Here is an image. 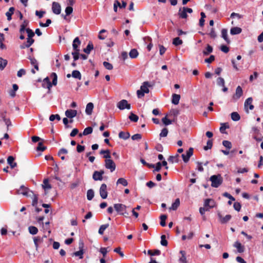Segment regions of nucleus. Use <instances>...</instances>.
Returning a JSON list of instances; mask_svg holds the SVG:
<instances>
[{
    "mask_svg": "<svg viewBox=\"0 0 263 263\" xmlns=\"http://www.w3.org/2000/svg\"><path fill=\"white\" fill-rule=\"evenodd\" d=\"M43 86L44 87L47 88L48 89H50L52 85L49 78L47 77L44 79L43 82Z\"/></svg>",
    "mask_w": 263,
    "mask_h": 263,
    "instance_id": "obj_25",
    "label": "nucleus"
},
{
    "mask_svg": "<svg viewBox=\"0 0 263 263\" xmlns=\"http://www.w3.org/2000/svg\"><path fill=\"white\" fill-rule=\"evenodd\" d=\"M84 243L82 242L79 243L80 250L74 253L73 255L76 256H78L80 259L83 258L84 254L83 251Z\"/></svg>",
    "mask_w": 263,
    "mask_h": 263,
    "instance_id": "obj_13",
    "label": "nucleus"
},
{
    "mask_svg": "<svg viewBox=\"0 0 263 263\" xmlns=\"http://www.w3.org/2000/svg\"><path fill=\"white\" fill-rule=\"evenodd\" d=\"M212 141L211 140H209L207 142L206 145L204 147V149L207 151L211 149L212 147Z\"/></svg>",
    "mask_w": 263,
    "mask_h": 263,
    "instance_id": "obj_58",
    "label": "nucleus"
},
{
    "mask_svg": "<svg viewBox=\"0 0 263 263\" xmlns=\"http://www.w3.org/2000/svg\"><path fill=\"white\" fill-rule=\"evenodd\" d=\"M233 247L237 249V251L239 253H242L244 252V250H245L244 246H242L241 244V243L238 241H236V242H235V243L233 245Z\"/></svg>",
    "mask_w": 263,
    "mask_h": 263,
    "instance_id": "obj_19",
    "label": "nucleus"
},
{
    "mask_svg": "<svg viewBox=\"0 0 263 263\" xmlns=\"http://www.w3.org/2000/svg\"><path fill=\"white\" fill-rule=\"evenodd\" d=\"M193 154V148L190 147L189 150L186 152L185 154H183L181 155L183 161L186 163L189 161L190 157Z\"/></svg>",
    "mask_w": 263,
    "mask_h": 263,
    "instance_id": "obj_8",
    "label": "nucleus"
},
{
    "mask_svg": "<svg viewBox=\"0 0 263 263\" xmlns=\"http://www.w3.org/2000/svg\"><path fill=\"white\" fill-rule=\"evenodd\" d=\"M14 7H10L8 10V11H7L6 13V16L7 17V20L10 21V20H11L12 18H11V16L14 13Z\"/></svg>",
    "mask_w": 263,
    "mask_h": 263,
    "instance_id": "obj_31",
    "label": "nucleus"
},
{
    "mask_svg": "<svg viewBox=\"0 0 263 263\" xmlns=\"http://www.w3.org/2000/svg\"><path fill=\"white\" fill-rule=\"evenodd\" d=\"M231 118L233 121H237L240 119V116L237 112H233L231 114Z\"/></svg>",
    "mask_w": 263,
    "mask_h": 263,
    "instance_id": "obj_44",
    "label": "nucleus"
},
{
    "mask_svg": "<svg viewBox=\"0 0 263 263\" xmlns=\"http://www.w3.org/2000/svg\"><path fill=\"white\" fill-rule=\"evenodd\" d=\"M173 44L175 46L180 45L182 44V41L179 37H176L173 40Z\"/></svg>",
    "mask_w": 263,
    "mask_h": 263,
    "instance_id": "obj_48",
    "label": "nucleus"
},
{
    "mask_svg": "<svg viewBox=\"0 0 263 263\" xmlns=\"http://www.w3.org/2000/svg\"><path fill=\"white\" fill-rule=\"evenodd\" d=\"M117 106L120 110L124 109H129L130 108V105L128 103L127 100L124 99L119 101Z\"/></svg>",
    "mask_w": 263,
    "mask_h": 263,
    "instance_id": "obj_6",
    "label": "nucleus"
},
{
    "mask_svg": "<svg viewBox=\"0 0 263 263\" xmlns=\"http://www.w3.org/2000/svg\"><path fill=\"white\" fill-rule=\"evenodd\" d=\"M7 64V61L6 60L0 58V69L3 70Z\"/></svg>",
    "mask_w": 263,
    "mask_h": 263,
    "instance_id": "obj_40",
    "label": "nucleus"
},
{
    "mask_svg": "<svg viewBox=\"0 0 263 263\" xmlns=\"http://www.w3.org/2000/svg\"><path fill=\"white\" fill-rule=\"evenodd\" d=\"M242 93L243 91L241 87L240 86H237L236 89L235 93L233 97V99L235 100L239 99L242 95Z\"/></svg>",
    "mask_w": 263,
    "mask_h": 263,
    "instance_id": "obj_14",
    "label": "nucleus"
},
{
    "mask_svg": "<svg viewBox=\"0 0 263 263\" xmlns=\"http://www.w3.org/2000/svg\"><path fill=\"white\" fill-rule=\"evenodd\" d=\"M46 149V147L44 146L42 142H39L38 146L37 147V150L43 152Z\"/></svg>",
    "mask_w": 263,
    "mask_h": 263,
    "instance_id": "obj_62",
    "label": "nucleus"
},
{
    "mask_svg": "<svg viewBox=\"0 0 263 263\" xmlns=\"http://www.w3.org/2000/svg\"><path fill=\"white\" fill-rule=\"evenodd\" d=\"M178 154H176L175 156H171L168 159V161L172 163H177L178 162Z\"/></svg>",
    "mask_w": 263,
    "mask_h": 263,
    "instance_id": "obj_35",
    "label": "nucleus"
},
{
    "mask_svg": "<svg viewBox=\"0 0 263 263\" xmlns=\"http://www.w3.org/2000/svg\"><path fill=\"white\" fill-rule=\"evenodd\" d=\"M204 206L205 208H208L209 210L216 206V202L213 199H207L204 201Z\"/></svg>",
    "mask_w": 263,
    "mask_h": 263,
    "instance_id": "obj_12",
    "label": "nucleus"
},
{
    "mask_svg": "<svg viewBox=\"0 0 263 263\" xmlns=\"http://www.w3.org/2000/svg\"><path fill=\"white\" fill-rule=\"evenodd\" d=\"M46 238V236H44L43 237H34L33 238V241L36 247V249L37 250L39 247V245L43 242L44 238Z\"/></svg>",
    "mask_w": 263,
    "mask_h": 263,
    "instance_id": "obj_18",
    "label": "nucleus"
},
{
    "mask_svg": "<svg viewBox=\"0 0 263 263\" xmlns=\"http://www.w3.org/2000/svg\"><path fill=\"white\" fill-rule=\"evenodd\" d=\"M14 157L11 156H9L7 159V162L10 165L12 168H13L16 166V163L15 162H14Z\"/></svg>",
    "mask_w": 263,
    "mask_h": 263,
    "instance_id": "obj_28",
    "label": "nucleus"
},
{
    "mask_svg": "<svg viewBox=\"0 0 263 263\" xmlns=\"http://www.w3.org/2000/svg\"><path fill=\"white\" fill-rule=\"evenodd\" d=\"M106 153V155H105L103 157L106 159L105 160V166L106 168L109 170L111 172H114L116 169V164L111 159V157L110 155V152L109 150H102L100 152V154Z\"/></svg>",
    "mask_w": 263,
    "mask_h": 263,
    "instance_id": "obj_1",
    "label": "nucleus"
},
{
    "mask_svg": "<svg viewBox=\"0 0 263 263\" xmlns=\"http://www.w3.org/2000/svg\"><path fill=\"white\" fill-rule=\"evenodd\" d=\"M147 253L149 255L154 256V255H159L160 254V251L158 250H156L153 252L151 250H149L147 251Z\"/></svg>",
    "mask_w": 263,
    "mask_h": 263,
    "instance_id": "obj_55",
    "label": "nucleus"
},
{
    "mask_svg": "<svg viewBox=\"0 0 263 263\" xmlns=\"http://www.w3.org/2000/svg\"><path fill=\"white\" fill-rule=\"evenodd\" d=\"M50 77L52 79V84L56 85L57 84V76L56 73L54 72L52 73Z\"/></svg>",
    "mask_w": 263,
    "mask_h": 263,
    "instance_id": "obj_54",
    "label": "nucleus"
},
{
    "mask_svg": "<svg viewBox=\"0 0 263 263\" xmlns=\"http://www.w3.org/2000/svg\"><path fill=\"white\" fill-rule=\"evenodd\" d=\"M115 210L118 212L119 215H123V212L125 211L127 208L126 206L124 204L121 203H116L114 205Z\"/></svg>",
    "mask_w": 263,
    "mask_h": 263,
    "instance_id": "obj_7",
    "label": "nucleus"
},
{
    "mask_svg": "<svg viewBox=\"0 0 263 263\" xmlns=\"http://www.w3.org/2000/svg\"><path fill=\"white\" fill-rule=\"evenodd\" d=\"M180 205L179 199L177 198L175 202L172 203L171 206L169 208L170 210H176Z\"/></svg>",
    "mask_w": 263,
    "mask_h": 263,
    "instance_id": "obj_29",
    "label": "nucleus"
},
{
    "mask_svg": "<svg viewBox=\"0 0 263 263\" xmlns=\"http://www.w3.org/2000/svg\"><path fill=\"white\" fill-rule=\"evenodd\" d=\"M73 12V8L71 6H68L65 9V13L66 15H70Z\"/></svg>",
    "mask_w": 263,
    "mask_h": 263,
    "instance_id": "obj_60",
    "label": "nucleus"
},
{
    "mask_svg": "<svg viewBox=\"0 0 263 263\" xmlns=\"http://www.w3.org/2000/svg\"><path fill=\"white\" fill-rule=\"evenodd\" d=\"M126 6V2L123 1L122 4L118 1H115L114 4V10L115 12L117 11L118 7H120V8H124Z\"/></svg>",
    "mask_w": 263,
    "mask_h": 263,
    "instance_id": "obj_15",
    "label": "nucleus"
},
{
    "mask_svg": "<svg viewBox=\"0 0 263 263\" xmlns=\"http://www.w3.org/2000/svg\"><path fill=\"white\" fill-rule=\"evenodd\" d=\"M129 119L130 121L136 122L138 121L139 118L136 115L131 112L129 116Z\"/></svg>",
    "mask_w": 263,
    "mask_h": 263,
    "instance_id": "obj_45",
    "label": "nucleus"
},
{
    "mask_svg": "<svg viewBox=\"0 0 263 263\" xmlns=\"http://www.w3.org/2000/svg\"><path fill=\"white\" fill-rule=\"evenodd\" d=\"M29 232L32 235H35L38 232V229L37 228L34 226H30L28 228Z\"/></svg>",
    "mask_w": 263,
    "mask_h": 263,
    "instance_id": "obj_41",
    "label": "nucleus"
},
{
    "mask_svg": "<svg viewBox=\"0 0 263 263\" xmlns=\"http://www.w3.org/2000/svg\"><path fill=\"white\" fill-rule=\"evenodd\" d=\"M26 73V71L24 69H21L17 71V76L18 77H21L25 75Z\"/></svg>",
    "mask_w": 263,
    "mask_h": 263,
    "instance_id": "obj_64",
    "label": "nucleus"
},
{
    "mask_svg": "<svg viewBox=\"0 0 263 263\" xmlns=\"http://www.w3.org/2000/svg\"><path fill=\"white\" fill-rule=\"evenodd\" d=\"M94 106L93 104L91 102L88 103L86 107L85 112L87 115H91Z\"/></svg>",
    "mask_w": 263,
    "mask_h": 263,
    "instance_id": "obj_21",
    "label": "nucleus"
},
{
    "mask_svg": "<svg viewBox=\"0 0 263 263\" xmlns=\"http://www.w3.org/2000/svg\"><path fill=\"white\" fill-rule=\"evenodd\" d=\"M104 174V172L103 171H95L92 175V178L95 181L102 180L103 175Z\"/></svg>",
    "mask_w": 263,
    "mask_h": 263,
    "instance_id": "obj_11",
    "label": "nucleus"
},
{
    "mask_svg": "<svg viewBox=\"0 0 263 263\" xmlns=\"http://www.w3.org/2000/svg\"><path fill=\"white\" fill-rule=\"evenodd\" d=\"M100 195L103 199H106L107 197V185L104 183L102 184L100 186Z\"/></svg>",
    "mask_w": 263,
    "mask_h": 263,
    "instance_id": "obj_9",
    "label": "nucleus"
},
{
    "mask_svg": "<svg viewBox=\"0 0 263 263\" xmlns=\"http://www.w3.org/2000/svg\"><path fill=\"white\" fill-rule=\"evenodd\" d=\"M210 180L212 182L211 185L214 187H218L222 182L220 175H213L210 177Z\"/></svg>",
    "mask_w": 263,
    "mask_h": 263,
    "instance_id": "obj_3",
    "label": "nucleus"
},
{
    "mask_svg": "<svg viewBox=\"0 0 263 263\" xmlns=\"http://www.w3.org/2000/svg\"><path fill=\"white\" fill-rule=\"evenodd\" d=\"M180 99V96L179 95L173 94L172 96V102L175 105H177L179 104Z\"/></svg>",
    "mask_w": 263,
    "mask_h": 263,
    "instance_id": "obj_27",
    "label": "nucleus"
},
{
    "mask_svg": "<svg viewBox=\"0 0 263 263\" xmlns=\"http://www.w3.org/2000/svg\"><path fill=\"white\" fill-rule=\"evenodd\" d=\"M217 84L220 86H224L225 84L224 80L222 78L219 77L217 79Z\"/></svg>",
    "mask_w": 263,
    "mask_h": 263,
    "instance_id": "obj_51",
    "label": "nucleus"
},
{
    "mask_svg": "<svg viewBox=\"0 0 263 263\" xmlns=\"http://www.w3.org/2000/svg\"><path fill=\"white\" fill-rule=\"evenodd\" d=\"M55 119L60 121L61 120V117L58 114L51 115L49 117V120L50 121H53Z\"/></svg>",
    "mask_w": 263,
    "mask_h": 263,
    "instance_id": "obj_50",
    "label": "nucleus"
},
{
    "mask_svg": "<svg viewBox=\"0 0 263 263\" xmlns=\"http://www.w3.org/2000/svg\"><path fill=\"white\" fill-rule=\"evenodd\" d=\"M34 42V40L32 38H27V42L23 44L20 46L21 49H25L29 47Z\"/></svg>",
    "mask_w": 263,
    "mask_h": 263,
    "instance_id": "obj_20",
    "label": "nucleus"
},
{
    "mask_svg": "<svg viewBox=\"0 0 263 263\" xmlns=\"http://www.w3.org/2000/svg\"><path fill=\"white\" fill-rule=\"evenodd\" d=\"M192 12L193 10L191 8L183 7L182 9H179L178 15L182 18H186L187 16V13H191Z\"/></svg>",
    "mask_w": 263,
    "mask_h": 263,
    "instance_id": "obj_4",
    "label": "nucleus"
},
{
    "mask_svg": "<svg viewBox=\"0 0 263 263\" xmlns=\"http://www.w3.org/2000/svg\"><path fill=\"white\" fill-rule=\"evenodd\" d=\"M253 99L251 97L248 98L245 102L244 107L247 112H249V109L253 110L254 105L252 104Z\"/></svg>",
    "mask_w": 263,
    "mask_h": 263,
    "instance_id": "obj_5",
    "label": "nucleus"
},
{
    "mask_svg": "<svg viewBox=\"0 0 263 263\" xmlns=\"http://www.w3.org/2000/svg\"><path fill=\"white\" fill-rule=\"evenodd\" d=\"M94 197V192L92 189H89L87 192V198L88 200H91Z\"/></svg>",
    "mask_w": 263,
    "mask_h": 263,
    "instance_id": "obj_39",
    "label": "nucleus"
},
{
    "mask_svg": "<svg viewBox=\"0 0 263 263\" xmlns=\"http://www.w3.org/2000/svg\"><path fill=\"white\" fill-rule=\"evenodd\" d=\"M109 226L108 224H103L101 226L99 230V233L101 235H102L104 232V231L107 229Z\"/></svg>",
    "mask_w": 263,
    "mask_h": 263,
    "instance_id": "obj_46",
    "label": "nucleus"
},
{
    "mask_svg": "<svg viewBox=\"0 0 263 263\" xmlns=\"http://www.w3.org/2000/svg\"><path fill=\"white\" fill-rule=\"evenodd\" d=\"M72 54L73 55V58L74 61H76L79 59V51H74L72 53Z\"/></svg>",
    "mask_w": 263,
    "mask_h": 263,
    "instance_id": "obj_63",
    "label": "nucleus"
},
{
    "mask_svg": "<svg viewBox=\"0 0 263 263\" xmlns=\"http://www.w3.org/2000/svg\"><path fill=\"white\" fill-rule=\"evenodd\" d=\"M52 10L53 13L55 14H59L61 12V7L59 3L53 2L52 5Z\"/></svg>",
    "mask_w": 263,
    "mask_h": 263,
    "instance_id": "obj_10",
    "label": "nucleus"
},
{
    "mask_svg": "<svg viewBox=\"0 0 263 263\" xmlns=\"http://www.w3.org/2000/svg\"><path fill=\"white\" fill-rule=\"evenodd\" d=\"M28 24V22L26 20L24 21L23 23L22 24V25H21V28H20V32L21 33H23L24 32V31L26 30V27L27 26Z\"/></svg>",
    "mask_w": 263,
    "mask_h": 263,
    "instance_id": "obj_38",
    "label": "nucleus"
},
{
    "mask_svg": "<svg viewBox=\"0 0 263 263\" xmlns=\"http://www.w3.org/2000/svg\"><path fill=\"white\" fill-rule=\"evenodd\" d=\"M138 55L139 53L137 50L136 49H132L129 53V55L130 58L132 59L136 58L138 56Z\"/></svg>",
    "mask_w": 263,
    "mask_h": 263,
    "instance_id": "obj_33",
    "label": "nucleus"
},
{
    "mask_svg": "<svg viewBox=\"0 0 263 263\" xmlns=\"http://www.w3.org/2000/svg\"><path fill=\"white\" fill-rule=\"evenodd\" d=\"M92 128L91 127H88L84 129L83 134H80L79 136L81 137L82 135L86 136L89 134H90L92 132Z\"/></svg>",
    "mask_w": 263,
    "mask_h": 263,
    "instance_id": "obj_32",
    "label": "nucleus"
},
{
    "mask_svg": "<svg viewBox=\"0 0 263 263\" xmlns=\"http://www.w3.org/2000/svg\"><path fill=\"white\" fill-rule=\"evenodd\" d=\"M223 145L228 149H230L232 147L231 143L227 140H224L222 142Z\"/></svg>",
    "mask_w": 263,
    "mask_h": 263,
    "instance_id": "obj_56",
    "label": "nucleus"
},
{
    "mask_svg": "<svg viewBox=\"0 0 263 263\" xmlns=\"http://www.w3.org/2000/svg\"><path fill=\"white\" fill-rule=\"evenodd\" d=\"M162 121L163 123L165 125H168L172 123V121L170 119H167L166 116L162 118Z\"/></svg>",
    "mask_w": 263,
    "mask_h": 263,
    "instance_id": "obj_52",
    "label": "nucleus"
},
{
    "mask_svg": "<svg viewBox=\"0 0 263 263\" xmlns=\"http://www.w3.org/2000/svg\"><path fill=\"white\" fill-rule=\"evenodd\" d=\"M26 31L28 35L27 38H32L33 36L34 35V33L32 31V30H31L29 28H27L26 29Z\"/></svg>",
    "mask_w": 263,
    "mask_h": 263,
    "instance_id": "obj_57",
    "label": "nucleus"
},
{
    "mask_svg": "<svg viewBox=\"0 0 263 263\" xmlns=\"http://www.w3.org/2000/svg\"><path fill=\"white\" fill-rule=\"evenodd\" d=\"M180 254L181 256L179 258V263H187L185 252L181 250L180 251Z\"/></svg>",
    "mask_w": 263,
    "mask_h": 263,
    "instance_id": "obj_23",
    "label": "nucleus"
},
{
    "mask_svg": "<svg viewBox=\"0 0 263 263\" xmlns=\"http://www.w3.org/2000/svg\"><path fill=\"white\" fill-rule=\"evenodd\" d=\"M218 217L219 219V221L221 223H226L228 222L231 218V216L230 215H227L224 217H222V215L220 214H218Z\"/></svg>",
    "mask_w": 263,
    "mask_h": 263,
    "instance_id": "obj_16",
    "label": "nucleus"
},
{
    "mask_svg": "<svg viewBox=\"0 0 263 263\" xmlns=\"http://www.w3.org/2000/svg\"><path fill=\"white\" fill-rule=\"evenodd\" d=\"M221 37L227 43H230V41L228 37V31L226 29H222L221 30Z\"/></svg>",
    "mask_w": 263,
    "mask_h": 263,
    "instance_id": "obj_24",
    "label": "nucleus"
},
{
    "mask_svg": "<svg viewBox=\"0 0 263 263\" xmlns=\"http://www.w3.org/2000/svg\"><path fill=\"white\" fill-rule=\"evenodd\" d=\"M80 44H81V42H80L79 37H76L74 39V40L73 41V43H72V47L74 51H77V50L79 51L78 47H79V45H80Z\"/></svg>",
    "mask_w": 263,
    "mask_h": 263,
    "instance_id": "obj_22",
    "label": "nucleus"
},
{
    "mask_svg": "<svg viewBox=\"0 0 263 263\" xmlns=\"http://www.w3.org/2000/svg\"><path fill=\"white\" fill-rule=\"evenodd\" d=\"M72 77L80 80L81 79V74L78 70H73L72 72Z\"/></svg>",
    "mask_w": 263,
    "mask_h": 263,
    "instance_id": "obj_42",
    "label": "nucleus"
},
{
    "mask_svg": "<svg viewBox=\"0 0 263 263\" xmlns=\"http://www.w3.org/2000/svg\"><path fill=\"white\" fill-rule=\"evenodd\" d=\"M103 66L105 67L106 69L108 70H111L113 68L112 64L107 62H104Z\"/></svg>",
    "mask_w": 263,
    "mask_h": 263,
    "instance_id": "obj_59",
    "label": "nucleus"
},
{
    "mask_svg": "<svg viewBox=\"0 0 263 263\" xmlns=\"http://www.w3.org/2000/svg\"><path fill=\"white\" fill-rule=\"evenodd\" d=\"M242 29L237 27H233L230 30V33L232 35L238 34L241 32Z\"/></svg>",
    "mask_w": 263,
    "mask_h": 263,
    "instance_id": "obj_26",
    "label": "nucleus"
},
{
    "mask_svg": "<svg viewBox=\"0 0 263 263\" xmlns=\"http://www.w3.org/2000/svg\"><path fill=\"white\" fill-rule=\"evenodd\" d=\"M151 86L149 82H144L141 86L140 89L138 90L137 91V96L140 98L144 96L145 93L149 92V87Z\"/></svg>",
    "mask_w": 263,
    "mask_h": 263,
    "instance_id": "obj_2",
    "label": "nucleus"
},
{
    "mask_svg": "<svg viewBox=\"0 0 263 263\" xmlns=\"http://www.w3.org/2000/svg\"><path fill=\"white\" fill-rule=\"evenodd\" d=\"M43 188L45 190H48L51 188L50 184L47 179H45L42 185Z\"/></svg>",
    "mask_w": 263,
    "mask_h": 263,
    "instance_id": "obj_43",
    "label": "nucleus"
},
{
    "mask_svg": "<svg viewBox=\"0 0 263 263\" xmlns=\"http://www.w3.org/2000/svg\"><path fill=\"white\" fill-rule=\"evenodd\" d=\"M142 135L140 134H136L132 136V139L133 140H139L141 139Z\"/></svg>",
    "mask_w": 263,
    "mask_h": 263,
    "instance_id": "obj_61",
    "label": "nucleus"
},
{
    "mask_svg": "<svg viewBox=\"0 0 263 263\" xmlns=\"http://www.w3.org/2000/svg\"><path fill=\"white\" fill-rule=\"evenodd\" d=\"M116 183H117V185L119 184H122L124 186H127L128 185V182H127V180L126 179H125L124 178H119L117 180Z\"/></svg>",
    "mask_w": 263,
    "mask_h": 263,
    "instance_id": "obj_37",
    "label": "nucleus"
},
{
    "mask_svg": "<svg viewBox=\"0 0 263 263\" xmlns=\"http://www.w3.org/2000/svg\"><path fill=\"white\" fill-rule=\"evenodd\" d=\"M213 51V48L211 46L208 45L205 49L203 51L204 55H208Z\"/></svg>",
    "mask_w": 263,
    "mask_h": 263,
    "instance_id": "obj_36",
    "label": "nucleus"
},
{
    "mask_svg": "<svg viewBox=\"0 0 263 263\" xmlns=\"http://www.w3.org/2000/svg\"><path fill=\"white\" fill-rule=\"evenodd\" d=\"M130 137V134L128 132H120L119 134V137L124 140L128 139Z\"/></svg>",
    "mask_w": 263,
    "mask_h": 263,
    "instance_id": "obj_30",
    "label": "nucleus"
},
{
    "mask_svg": "<svg viewBox=\"0 0 263 263\" xmlns=\"http://www.w3.org/2000/svg\"><path fill=\"white\" fill-rule=\"evenodd\" d=\"M161 245L163 246H166L167 245V241L166 239V236L164 235H162L161 236Z\"/></svg>",
    "mask_w": 263,
    "mask_h": 263,
    "instance_id": "obj_53",
    "label": "nucleus"
},
{
    "mask_svg": "<svg viewBox=\"0 0 263 263\" xmlns=\"http://www.w3.org/2000/svg\"><path fill=\"white\" fill-rule=\"evenodd\" d=\"M93 45L91 42H89L87 47L84 49V52L87 54H89L90 51L93 49Z\"/></svg>",
    "mask_w": 263,
    "mask_h": 263,
    "instance_id": "obj_34",
    "label": "nucleus"
},
{
    "mask_svg": "<svg viewBox=\"0 0 263 263\" xmlns=\"http://www.w3.org/2000/svg\"><path fill=\"white\" fill-rule=\"evenodd\" d=\"M167 218V216L165 215H162L160 216V225L162 227H165L166 225L165 220Z\"/></svg>",
    "mask_w": 263,
    "mask_h": 263,
    "instance_id": "obj_47",
    "label": "nucleus"
},
{
    "mask_svg": "<svg viewBox=\"0 0 263 263\" xmlns=\"http://www.w3.org/2000/svg\"><path fill=\"white\" fill-rule=\"evenodd\" d=\"M65 116L69 118H73L77 115V111L76 110L67 109L65 111Z\"/></svg>",
    "mask_w": 263,
    "mask_h": 263,
    "instance_id": "obj_17",
    "label": "nucleus"
},
{
    "mask_svg": "<svg viewBox=\"0 0 263 263\" xmlns=\"http://www.w3.org/2000/svg\"><path fill=\"white\" fill-rule=\"evenodd\" d=\"M168 134V130L166 128H164L162 129L159 136L160 138L165 137Z\"/></svg>",
    "mask_w": 263,
    "mask_h": 263,
    "instance_id": "obj_49",
    "label": "nucleus"
}]
</instances>
